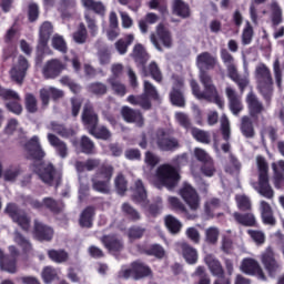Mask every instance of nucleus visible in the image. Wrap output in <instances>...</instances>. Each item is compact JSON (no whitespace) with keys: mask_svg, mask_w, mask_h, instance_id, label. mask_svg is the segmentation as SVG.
<instances>
[{"mask_svg":"<svg viewBox=\"0 0 284 284\" xmlns=\"http://www.w3.org/2000/svg\"><path fill=\"white\" fill-rule=\"evenodd\" d=\"M63 70H65V65L62 64L61 60L52 59L47 61L43 65L42 74L44 79H57Z\"/></svg>","mask_w":284,"mask_h":284,"instance_id":"6ab92c4d","label":"nucleus"},{"mask_svg":"<svg viewBox=\"0 0 284 284\" xmlns=\"http://www.w3.org/2000/svg\"><path fill=\"white\" fill-rule=\"evenodd\" d=\"M53 28L51 22H43L40 27L39 32V43H38V50H45L48 48V41H50V37L52 36Z\"/></svg>","mask_w":284,"mask_h":284,"instance_id":"393cba45","label":"nucleus"},{"mask_svg":"<svg viewBox=\"0 0 284 284\" xmlns=\"http://www.w3.org/2000/svg\"><path fill=\"white\" fill-rule=\"evenodd\" d=\"M13 241L14 243H17V245L22 247L24 252H30V250H32V244L30 243V241L26 239L23 234L19 233V231H16L13 233Z\"/></svg>","mask_w":284,"mask_h":284,"instance_id":"603ef678","label":"nucleus"},{"mask_svg":"<svg viewBox=\"0 0 284 284\" xmlns=\"http://www.w3.org/2000/svg\"><path fill=\"white\" fill-rule=\"evenodd\" d=\"M256 164L258 169V186H255V190H257L258 194L264 196V199H274V190L270 185V176L267 175V161L260 155L256 158Z\"/></svg>","mask_w":284,"mask_h":284,"instance_id":"39448f33","label":"nucleus"},{"mask_svg":"<svg viewBox=\"0 0 284 284\" xmlns=\"http://www.w3.org/2000/svg\"><path fill=\"white\" fill-rule=\"evenodd\" d=\"M48 256L53 263H65L69 258L68 252L63 250H50L48 251Z\"/></svg>","mask_w":284,"mask_h":284,"instance_id":"8fccbe9b","label":"nucleus"},{"mask_svg":"<svg viewBox=\"0 0 284 284\" xmlns=\"http://www.w3.org/2000/svg\"><path fill=\"white\" fill-rule=\"evenodd\" d=\"M52 48H54V50H58V52H61L62 54H65V52H68V43L65 42V39H63L62 36L59 34H54L52 40Z\"/></svg>","mask_w":284,"mask_h":284,"instance_id":"3c124183","label":"nucleus"},{"mask_svg":"<svg viewBox=\"0 0 284 284\" xmlns=\"http://www.w3.org/2000/svg\"><path fill=\"white\" fill-rule=\"evenodd\" d=\"M93 220H94V207L89 206L84 209L80 215L81 227H92Z\"/></svg>","mask_w":284,"mask_h":284,"instance_id":"79ce46f5","label":"nucleus"},{"mask_svg":"<svg viewBox=\"0 0 284 284\" xmlns=\"http://www.w3.org/2000/svg\"><path fill=\"white\" fill-rule=\"evenodd\" d=\"M50 97L51 99H53V101H58V99H63V90L57 89L54 87L42 88L40 90V99L44 108H48V105L50 104Z\"/></svg>","mask_w":284,"mask_h":284,"instance_id":"412c9836","label":"nucleus"},{"mask_svg":"<svg viewBox=\"0 0 284 284\" xmlns=\"http://www.w3.org/2000/svg\"><path fill=\"white\" fill-rule=\"evenodd\" d=\"M121 211L129 219V221H133V223H136V221H141V213L132 206V204L125 202L121 206Z\"/></svg>","mask_w":284,"mask_h":284,"instance_id":"58836bf2","label":"nucleus"},{"mask_svg":"<svg viewBox=\"0 0 284 284\" xmlns=\"http://www.w3.org/2000/svg\"><path fill=\"white\" fill-rule=\"evenodd\" d=\"M220 235H221V231H219V227L211 226V227L205 230L204 241L209 245H216V243H219V236Z\"/></svg>","mask_w":284,"mask_h":284,"instance_id":"a18cd8bd","label":"nucleus"},{"mask_svg":"<svg viewBox=\"0 0 284 284\" xmlns=\"http://www.w3.org/2000/svg\"><path fill=\"white\" fill-rule=\"evenodd\" d=\"M101 165V160L99 159H88L87 161H77L75 162V170L79 174L80 181V194H85L88 190H90V184L88 183V178H81L83 172H93Z\"/></svg>","mask_w":284,"mask_h":284,"instance_id":"6e6552de","label":"nucleus"},{"mask_svg":"<svg viewBox=\"0 0 284 284\" xmlns=\"http://www.w3.org/2000/svg\"><path fill=\"white\" fill-rule=\"evenodd\" d=\"M233 217L240 225L245 227H254L256 225V217L252 213L241 214L239 212L233 213Z\"/></svg>","mask_w":284,"mask_h":284,"instance_id":"f704fd0d","label":"nucleus"},{"mask_svg":"<svg viewBox=\"0 0 284 284\" xmlns=\"http://www.w3.org/2000/svg\"><path fill=\"white\" fill-rule=\"evenodd\" d=\"M132 201L138 205H141V207L148 210L149 214H152V216H156V214H159V212H161L163 209V200L161 199H158V204L150 205V201L148 200V192L145 191V186L141 180L135 181V189L133 192Z\"/></svg>","mask_w":284,"mask_h":284,"instance_id":"20e7f679","label":"nucleus"},{"mask_svg":"<svg viewBox=\"0 0 284 284\" xmlns=\"http://www.w3.org/2000/svg\"><path fill=\"white\" fill-rule=\"evenodd\" d=\"M226 97L229 99V108L234 114V116H239L241 112H243V102L241 101V97L236 94V91L232 87H227L225 89Z\"/></svg>","mask_w":284,"mask_h":284,"instance_id":"aec40b11","label":"nucleus"},{"mask_svg":"<svg viewBox=\"0 0 284 284\" xmlns=\"http://www.w3.org/2000/svg\"><path fill=\"white\" fill-rule=\"evenodd\" d=\"M42 280L45 284H50L57 278V270L52 268L51 266H47L42 271Z\"/></svg>","mask_w":284,"mask_h":284,"instance_id":"338daca9","label":"nucleus"},{"mask_svg":"<svg viewBox=\"0 0 284 284\" xmlns=\"http://www.w3.org/2000/svg\"><path fill=\"white\" fill-rule=\"evenodd\" d=\"M255 81L257 83V90L262 94L266 103L272 101L274 94V79L272 78V71L267 64L258 63L255 68Z\"/></svg>","mask_w":284,"mask_h":284,"instance_id":"7ed1b4c3","label":"nucleus"},{"mask_svg":"<svg viewBox=\"0 0 284 284\" xmlns=\"http://www.w3.org/2000/svg\"><path fill=\"white\" fill-rule=\"evenodd\" d=\"M181 199L187 205L189 210L185 207V204L181 202L179 197L170 196L168 199L169 204L173 210L185 215L186 219H196V213L201 210V195L196 192L190 183L184 182L179 191ZM190 212H193L190 214Z\"/></svg>","mask_w":284,"mask_h":284,"instance_id":"f257e3e1","label":"nucleus"},{"mask_svg":"<svg viewBox=\"0 0 284 284\" xmlns=\"http://www.w3.org/2000/svg\"><path fill=\"white\" fill-rule=\"evenodd\" d=\"M106 81L111 85L113 92L118 94V97H125L126 89L125 85L121 83V81L115 80L114 78H109Z\"/></svg>","mask_w":284,"mask_h":284,"instance_id":"6e6d98bb","label":"nucleus"},{"mask_svg":"<svg viewBox=\"0 0 284 284\" xmlns=\"http://www.w3.org/2000/svg\"><path fill=\"white\" fill-rule=\"evenodd\" d=\"M246 104L248 108V114L253 119H256V116H258V114H261L265 110L263 102H261V100H258L256 94H254L253 92H250L246 95Z\"/></svg>","mask_w":284,"mask_h":284,"instance_id":"4be33fe9","label":"nucleus"},{"mask_svg":"<svg viewBox=\"0 0 284 284\" xmlns=\"http://www.w3.org/2000/svg\"><path fill=\"white\" fill-rule=\"evenodd\" d=\"M131 57H133L138 65H145L150 59L145 48H143V44L140 43L134 45Z\"/></svg>","mask_w":284,"mask_h":284,"instance_id":"2f4dec72","label":"nucleus"},{"mask_svg":"<svg viewBox=\"0 0 284 284\" xmlns=\"http://www.w3.org/2000/svg\"><path fill=\"white\" fill-rule=\"evenodd\" d=\"M89 134L95 136V139H102L103 141H108V139L112 136V133L105 126H95L94 129H91V132Z\"/></svg>","mask_w":284,"mask_h":284,"instance_id":"13d9d810","label":"nucleus"},{"mask_svg":"<svg viewBox=\"0 0 284 284\" xmlns=\"http://www.w3.org/2000/svg\"><path fill=\"white\" fill-rule=\"evenodd\" d=\"M43 206L47 207V210H50L51 212H61V210H63V203L57 202L52 197L43 199Z\"/></svg>","mask_w":284,"mask_h":284,"instance_id":"680f3d73","label":"nucleus"},{"mask_svg":"<svg viewBox=\"0 0 284 284\" xmlns=\"http://www.w3.org/2000/svg\"><path fill=\"white\" fill-rule=\"evenodd\" d=\"M34 234L39 241H52V236H54V231L50 226H45V224L34 221Z\"/></svg>","mask_w":284,"mask_h":284,"instance_id":"cd10ccee","label":"nucleus"},{"mask_svg":"<svg viewBox=\"0 0 284 284\" xmlns=\"http://www.w3.org/2000/svg\"><path fill=\"white\" fill-rule=\"evenodd\" d=\"M28 68H30L28 59H26L23 55H20L18 58V62L10 70L11 81H14L21 85L23 83V79H26V72H28Z\"/></svg>","mask_w":284,"mask_h":284,"instance_id":"a211bd4d","label":"nucleus"},{"mask_svg":"<svg viewBox=\"0 0 284 284\" xmlns=\"http://www.w3.org/2000/svg\"><path fill=\"white\" fill-rule=\"evenodd\" d=\"M112 174H114V168L110 164H103L91 179L93 190L101 194H110Z\"/></svg>","mask_w":284,"mask_h":284,"instance_id":"423d86ee","label":"nucleus"},{"mask_svg":"<svg viewBox=\"0 0 284 284\" xmlns=\"http://www.w3.org/2000/svg\"><path fill=\"white\" fill-rule=\"evenodd\" d=\"M241 168L242 165L239 159H236L234 154H230L229 164L225 168V172L232 174L233 176H239V174L241 173Z\"/></svg>","mask_w":284,"mask_h":284,"instance_id":"37998d69","label":"nucleus"},{"mask_svg":"<svg viewBox=\"0 0 284 284\" xmlns=\"http://www.w3.org/2000/svg\"><path fill=\"white\" fill-rule=\"evenodd\" d=\"M158 36L164 48H172V34L161 24L158 27Z\"/></svg>","mask_w":284,"mask_h":284,"instance_id":"864d4df0","label":"nucleus"},{"mask_svg":"<svg viewBox=\"0 0 284 284\" xmlns=\"http://www.w3.org/2000/svg\"><path fill=\"white\" fill-rule=\"evenodd\" d=\"M152 274V271L150 267H148L145 264L141 262H135L132 264L131 268H123L119 273L120 278H130V276H133L135 278H143L145 276H150Z\"/></svg>","mask_w":284,"mask_h":284,"instance_id":"2eb2a0df","label":"nucleus"},{"mask_svg":"<svg viewBox=\"0 0 284 284\" xmlns=\"http://www.w3.org/2000/svg\"><path fill=\"white\" fill-rule=\"evenodd\" d=\"M134 43V34H128L124 39H120L115 42V49L119 54H126L128 47Z\"/></svg>","mask_w":284,"mask_h":284,"instance_id":"49530a36","label":"nucleus"},{"mask_svg":"<svg viewBox=\"0 0 284 284\" xmlns=\"http://www.w3.org/2000/svg\"><path fill=\"white\" fill-rule=\"evenodd\" d=\"M21 166L19 165H11L4 171V181H17V178L20 176Z\"/></svg>","mask_w":284,"mask_h":284,"instance_id":"bf43d9fd","label":"nucleus"},{"mask_svg":"<svg viewBox=\"0 0 284 284\" xmlns=\"http://www.w3.org/2000/svg\"><path fill=\"white\" fill-rule=\"evenodd\" d=\"M47 139H48L50 145L55 149L57 154L61 159L68 158V144H65V142H63L61 139H59V136H57L52 133H48Z\"/></svg>","mask_w":284,"mask_h":284,"instance_id":"bb28decb","label":"nucleus"},{"mask_svg":"<svg viewBox=\"0 0 284 284\" xmlns=\"http://www.w3.org/2000/svg\"><path fill=\"white\" fill-rule=\"evenodd\" d=\"M191 134L194 138V140L199 141L200 143H205L207 145L211 141L210 133L204 130L192 128Z\"/></svg>","mask_w":284,"mask_h":284,"instance_id":"5fc2aeb1","label":"nucleus"},{"mask_svg":"<svg viewBox=\"0 0 284 284\" xmlns=\"http://www.w3.org/2000/svg\"><path fill=\"white\" fill-rule=\"evenodd\" d=\"M0 97L2 99H6L7 101H21V97L17 91L12 89H3V87L0 85Z\"/></svg>","mask_w":284,"mask_h":284,"instance_id":"0e129e2a","label":"nucleus"},{"mask_svg":"<svg viewBox=\"0 0 284 284\" xmlns=\"http://www.w3.org/2000/svg\"><path fill=\"white\" fill-rule=\"evenodd\" d=\"M126 101L131 103V105H139L142 110H150L152 108V102L146 94L141 95H129Z\"/></svg>","mask_w":284,"mask_h":284,"instance_id":"473e14b6","label":"nucleus"},{"mask_svg":"<svg viewBox=\"0 0 284 284\" xmlns=\"http://www.w3.org/2000/svg\"><path fill=\"white\" fill-rule=\"evenodd\" d=\"M173 12L174 14H178V17H182V19H185L190 17V7L185 4L183 0H174Z\"/></svg>","mask_w":284,"mask_h":284,"instance_id":"c03bdc74","label":"nucleus"},{"mask_svg":"<svg viewBox=\"0 0 284 284\" xmlns=\"http://www.w3.org/2000/svg\"><path fill=\"white\" fill-rule=\"evenodd\" d=\"M165 225L172 234H179V232H181V229L183 227L181 221H179L176 217L172 215H168L165 217Z\"/></svg>","mask_w":284,"mask_h":284,"instance_id":"09e8293b","label":"nucleus"},{"mask_svg":"<svg viewBox=\"0 0 284 284\" xmlns=\"http://www.w3.org/2000/svg\"><path fill=\"white\" fill-rule=\"evenodd\" d=\"M9 252L12 258L6 255L3 250H0V268L3 272H9V274H14L17 272V261L14 257L19 256V250H17V246L11 245L9 246Z\"/></svg>","mask_w":284,"mask_h":284,"instance_id":"ddd939ff","label":"nucleus"},{"mask_svg":"<svg viewBox=\"0 0 284 284\" xmlns=\"http://www.w3.org/2000/svg\"><path fill=\"white\" fill-rule=\"evenodd\" d=\"M261 262L264 270H266L267 274L271 276H276V274L283 270V265L276 260V253H274L272 246L266 247L261 254Z\"/></svg>","mask_w":284,"mask_h":284,"instance_id":"1a4fd4ad","label":"nucleus"},{"mask_svg":"<svg viewBox=\"0 0 284 284\" xmlns=\"http://www.w3.org/2000/svg\"><path fill=\"white\" fill-rule=\"evenodd\" d=\"M34 172L41 182L47 185H52V183H54V179H57V170H54V165L50 162H42L36 165Z\"/></svg>","mask_w":284,"mask_h":284,"instance_id":"f8f14e48","label":"nucleus"},{"mask_svg":"<svg viewBox=\"0 0 284 284\" xmlns=\"http://www.w3.org/2000/svg\"><path fill=\"white\" fill-rule=\"evenodd\" d=\"M47 130H51V132H55V134H59V136H62L63 139H70V136H74V129H68L63 124L51 121L47 125Z\"/></svg>","mask_w":284,"mask_h":284,"instance_id":"c756f323","label":"nucleus"},{"mask_svg":"<svg viewBox=\"0 0 284 284\" xmlns=\"http://www.w3.org/2000/svg\"><path fill=\"white\" fill-rule=\"evenodd\" d=\"M180 247L182 250L186 263H189L190 265H194V263L199 261V253L194 247L190 246L186 243H181Z\"/></svg>","mask_w":284,"mask_h":284,"instance_id":"72a5a7b5","label":"nucleus"},{"mask_svg":"<svg viewBox=\"0 0 284 284\" xmlns=\"http://www.w3.org/2000/svg\"><path fill=\"white\" fill-rule=\"evenodd\" d=\"M193 276H197L199 283L197 284H211L210 276L205 273V267L197 266Z\"/></svg>","mask_w":284,"mask_h":284,"instance_id":"774afa93","label":"nucleus"},{"mask_svg":"<svg viewBox=\"0 0 284 284\" xmlns=\"http://www.w3.org/2000/svg\"><path fill=\"white\" fill-rule=\"evenodd\" d=\"M283 70H284V65H281V60L278 59V57H276L273 62V74H274V79L277 84V88H282L283 85Z\"/></svg>","mask_w":284,"mask_h":284,"instance_id":"de8ad7c7","label":"nucleus"},{"mask_svg":"<svg viewBox=\"0 0 284 284\" xmlns=\"http://www.w3.org/2000/svg\"><path fill=\"white\" fill-rule=\"evenodd\" d=\"M155 143L162 152H173V150L181 148L179 140L176 138H170L163 129L156 132Z\"/></svg>","mask_w":284,"mask_h":284,"instance_id":"9b49d317","label":"nucleus"},{"mask_svg":"<svg viewBox=\"0 0 284 284\" xmlns=\"http://www.w3.org/2000/svg\"><path fill=\"white\" fill-rule=\"evenodd\" d=\"M199 79L204 90L201 91L199 82L191 80V88L194 97L197 98L199 101H209L210 103H215L217 108L223 110L225 106V101H223V98L219 95V90L216 89V85H214L212 77L209 75L207 72H202V74L199 75Z\"/></svg>","mask_w":284,"mask_h":284,"instance_id":"f03ea898","label":"nucleus"},{"mask_svg":"<svg viewBox=\"0 0 284 284\" xmlns=\"http://www.w3.org/2000/svg\"><path fill=\"white\" fill-rule=\"evenodd\" d=\"M80 148L83 154H94V142L85 135L81 138Z\"/></svg>","mask_w":284,"mask_h":284,"instance_id":"052dcab7","label":"nucleus"},{"mask_svg":"<svg viewBox=\"0 0 284 284\" xmlns=\"http://www.w3.org/2000/svg\"><path fill=\"white\" fill-rule=\"evenodd\" d=\"M204 263L207 265L211 274L213 276H223V265H221V262L212 254H207L204 257Z\"/></svg>","mask_w":284,"mask_h":284,"instance_id":"c85d7f7f","label":"nucleus"},{"mask_svg":"<svg viewBox=\"0 0 284 284\" xmlns=\"http://www.w3.org/2000/svg\"><path fill=\"white\" fill-rule=\"evenodd\" d=\"M196 64L200 70V74H203L205 70H212L216 65V57L211 55L210 52H203L197 55Z\"/></svg>","mask_w":284,"mask_h":284,"instance_id":"b1692460","label":"nucleus"},{"mask_svg":"<svg viewBox=\"0 0 284 284\" xmlns=\"http://www.w3.org/2000/svg\"><path fill=\"white\" fill-rule=\"evenodd\" d=\"M261 214L263 222L266 225H274L276 220H274V214L272 213V206L265 201H261L260 203Z\"/></svg>","mask_w":284,"mask_h":284,"instance_id":"e433bc0d","label":"nucleus"},{"mask_svg":"<svg viewBox=\"0 0 284 284\" xmlns=\"http://www.w3.org/2000/svg\"><path fill=\"white\" fill-rule=\"evenodd\" d=\"M156 176L160 183L168 187V190H172L179 185V181H181V174H179V170L172 166L171 164H162L156 170Z\"/></svg>","mask_w":284,"mask_h":284,"instance_id":"0eeeda50","label":"nucleus"},{"mask_svg":"<svg viewBox=\"0 0 284 284\" xmlns=\"http://www.w3.org/2000/svg\"><path fill=\"white\" fill-rule=\"evenodd\" d=\"M240 270L248 276H257L260 281H265V273L263 272L261 264L252 257L244 258L241 263Z\"/></svg>","mask_w":284,"mask_h":284,"instance_id":"4468645a","label":"nucleus"},{"mask_svg":"<svg viewBox=\"0 0 284 284\" xmlns=\"http://www.w3.org/2000/svg\"><path fill=\"white\" fill-rule=\"evenodd\" d=\"M6 211L8 212L9 216H11L13 223H17L21 230L24 232L30 230V216H28L24 211L20 210L17 204H8Z\"/></svg>","mask_w":284,"mask_h":284,"instance_id":"9d476101","label":"nucleus"},{"mask_svg":"<svg viewBox=\"0 0 284 284\" xmlns=\"http://www.w3.org/2000/svg\"><path fill=\"white\" fill-rule=\"evenodd\" d=\"M82 6L88 10H92L95 14L105 16V4L101 1L82 0Z\"/></svg>","mask_w":284,"mask_h":284,"instance_id":"ea45409f","label":"nucleus"},{"mask_svg":"<svg viewBox=\"0 0 284 284\" xmlns=\"http://www.w3.org/2000/svg\"><path fill=\"white\" fill-rule=\"evenodd\" d=\"M183 88V79L175 80L173 90L171 91L170 99L173 105H178L179 108H183L185 105V98H183V92L181 89Z\"/></svg>","mask_w":284,"mask_h":284,"instance_id":"a878e982","label":"nucleus"},{"mask_svg":"<svg viewBox=\"0 0 284 284\" xmlns=\"http://www.w3.org/2000/svg\"><path fill=\"white\" fill-rule=\"evenodd\" d=\"M73 41L79 44L88 41V29H85V24L80 23L79 29L73 33Z\"/></svg>","mask_w":284,"mask_h":284,"instance_id":"4d7b16f0","label":"nucleus"},{"mask_svg":"<svg viewBox=\"0 0 284 284\" xmlns=\"http://www.w3.org/2000/svg\"><path fill=\"white\" fill-rule=\"evenodd\" d=\"M235 201L237 203L239 210H242V212H247V210H252V202L250 201V197H247L246 195H236Z\"/></svg>","mask_w":284,"mask_h":284,"instance_id":"e2e57ef3","label":"nucleus"},{"mask_svg":"<svg viewBox=\"0 0 284 284\" xmlns=\"http://www.w3.org/2000/svg\"><path fill=\"white\" fill-rule=\"evenodd\" d=\"M87 91L89 94H93V97H103L108 94V84L99 81L91 82L88 84Z\"/></svg>","mask_w":284,"mask_h":284,"instance_id":"4c0bfd02","label":"nucleus"},{"mask_svg":"<svg viewBox=\"0 0 284 284\" xmlns=\"http://www.w3.org/2000/svg\"><path fill=\"white\" fill-rule=\"evenodd\" d=\"M82 123L89 133L99 125V114L94 112V106L90 102H87L83 106Z\"/></svg>","mask_w":284,"mask_h":284,"instance_id":"f3484780","label":"nucleus"},{"mask_svg":"<svg viewBox=\"0 0 284 284\" xmlns=\"http://www.w3.org/2000/svg\"><path fill=\"white\" fill-rule=\"evenodd\" d=\"M270 8L272 28H277V26H281V23H283V9L276 0H273L271 2Z\"/></svg>","mask_w":284,"mask_h":284,"instance_id":"7c9ffc66","label":"nucleus"},{"mask_svg":"<svg viewBox=\"0 0 284 284\" xmlns=\"http://www.w3.org/2000/svg\"><path fill=\"white\" fill-rule=\"evenodd\" d=\"M175 120L181 125L184 128V130H192V122L190 121V116L183 112H176L175 113Z\"/></svg>","mask_w":284,"mask_h":284,"instance_id":"69168bd1","label":"nucleus"},{"mask_svg":"<svg viewBox=\"0 0 284 284\" xmlns=\"http://www.w3.org/2000/svg\"><path fill=\"white\" fill-rule=\"evenodd\" d=\"M240 130L246 139H252L254 136V124L252 123L251 116L244 115L241 118Z\"/></svg>","mask_w":284,"mask_h":284,"instance_id":"c9c22d12","label":"nucleus"},{"mask_svg":"<svg viewBox=\"0 0 284 284\" xmlns=\"http://www.w3.org/2000/svg\"><path fill=\"white\" fill-rule=\"evenodd\" d=\"M102 243L109 252H121V250H123V243L114 236L102 237Z\"/></svg>","mask_w":284,"mask_h":284,"instance_id":"a19ab883","label":"nucleus"},{"mask_svg":"<svg viewBox=\"0 0 284 284\" xmlns=\"http://www.w3.org/2000/svg\"><path fill=\"white\" fill-rule=\"evenodd\" d=\"M121 114L126 123H135L138 128H143V114L130 106H123Z\"/></svg>","mask_w":284,"mask_h":284,"instance_id":"5701e85b","label":"nucleus"},{"mask_svg":"<svg viewBox=\"0 0 284 284\" xmlns=\"http://www.w3.org/2000/svg\"><path fill=\"white\" fill-rule=\"evenodd\" d=\"M27 159H32L33 161H41L45 156V151L41 148V142L39 136H32L24 146Z\"/></svg>","mask_w":284,"mask_h":284,"instance_id":"dca6fc26","label":"nucleus"}]
</instances>
